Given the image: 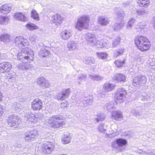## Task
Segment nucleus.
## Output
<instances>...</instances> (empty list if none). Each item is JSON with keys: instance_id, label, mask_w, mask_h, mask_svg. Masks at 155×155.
<instances>
[{"instance_id": "393cba45", "label": "nucleus", "mask_w": 155, "mask_h": 155, "mask_svg": "<svg viewBox=\"0 0 155 155\" xmlns=\"http://www.w3.org/2000/svg\"><path fill=\"white\" fill-rule=\"evenodd\" d=\"M114 79L117 82H124L126 81V77L121 74H116L114 77Z\"/></svg>"}, {"instance_id": "a878e982", "label": "nucleus", "mask_w": 155, "mask_h": 155, "mask_svg": "<svg viewBox=\"0 0 155 155\" xmlns=\"http://www.w3.org/2000/svg\"><path fill=\"white\" fill-rule=\"evenodd\" d=\"M41 38L39 36L34 35L31 36L29 38V40L33 44L38 43L41 41Z\"/></svg>"}, {"instance_id": "72a5a7b5", "label": "nucleus", "mask_w": 155, "mask_h": 155, "mask_svg": "<svg viewBox=\"0 0 155 155\" xmlns=\"http://www.w3.org/2000/svg\"><path fill=\"white\" fill-rule=\"evenodd\" d=\"M93 97L91 96H89L85 97L84 100L86 105H91L93 103Z\"/></svg>"}, {"instance_id": "79ce46f5", "label": "nucleus", "mask_w": 155, "mask_h": 155, "mask_svg": "<svg viewBox=\"0 0 155 155\" xmlns=\"http://www.w3.org/2000/svg\"><path fill=\"white\" fill-rule=\"evenodd\" d=\"M97 56L99 58L102 59H106L107 56V54L105 52H97Z\"/></svg>"}, {"instance_id": "e2e57ef3", "label": "nucleus", "mask_w": 155, "mask_h": 155, "mask_svg": "<svg viewBox=\"0 0 155 155\" xmlns=\"http://www.w3.org/2000/svg\"><path fill=\"white\" fill-rule=\"evenodd\" d=\"M2 108L1 105H0V116H1L3 114V112L2 111Z\"/></svg>"}, {"instance_id": "aec40b11", "label": "nucleus", "mask_w": 155, "mask_h": 155, "mask_svg": "<svg viewBox=\"0 0 155 155\" xmlns=\"http://www.w3.org/2000/svg\"><path fill=\"white\" fill-rule=\"evenodd\" d=\"M87 40L88 41V44L92 46H94L96 41L94 35L91 33H88L87 34Z\"/></svg>"}, {"instance_id": "6e6d98bb", "label": "nucleus", "mask_w": 155, "mask_h": 155, "mask_svg": "<svg viewBox=\"0 0 155 155\" xmlns=\"http://www.w3.org/2000/svg\"><path fill=\"white\" fill-rule=\"evenodd\" d=\"M138 26L139 27V28L141 30H142L144 29L146 27V25L144 23H140L138 24Z\"/></svg>"}, {"instance_id": "ea45409f", "label": "nucleus", "mask_w": 155, "mask_h": 155, "mask_svg": "<svg viewBox=\"0 0 155 155\" xmlns=\"http://www.w3.org/2000/svg\"><path fill=\"white\" fill-rule=\"evenodd\" d=\"M124 48L120 49H119L115 51L114 56L115 57H117L118 56L122 54L124 52Z\"/></svg>"}, {"instance_id": "774afa93", "label": "nucleus", "mask_w": 155, "mask_h": 155, "mask_svg": "<svg viewBox=\"0 0 155 155\" xmlns=\"http://www.w3.org/2000/svg\"><path fill=\"white\" fill-rule=\"evenodd\" d=\"M124 5V6H125V5H127L128 4L126 2H124L123 4H122Z\"/></svg>"}, {"instance_id": "c9c22d12", "label": "nucleus", "mask_w": 155, "mask_h": 155, "mask_svg": "<svg viewBox=\"0 0 155 155\" xmlns=\"http://www.w3.org/2000/svg\"><path fill=\"white\" fill-rule=\"evenodd\" d=\"M117 17L116 18L117 19H119L120 21L123 19L124 17L125 16V13L124 11H119L116 14Z\"/></svg>"}, {"instance_id": "cd10ccee", "label": "nucleus", "mask_w": 155, "mask_h": 155, "mask_svg": "<svg viewBox=\"0 0 155 155\" xmlns=\"http://www.w3.org/2000/svg\"><path fill=\"white\" fill-rule=\"evenodd\" d=\"M137 3L139 6L147 8L149 5L150 2L149 0H138Z\"/></svg>"}, {"instance_id": "ddd939ff", "label": "nucleus", "mask_w": 155, "mask_h": 155, "mask_svg": "<svg viewBox=\"0 0 155 155\" xmlns=\"http://www.w3.org/2000/svg\"><path fill=\"white\" fill-rule=\"evenodd\" d=\"M42 101L38 98H36L31 102L32 108L34 110H39L42 107Z\"/></svg>"}, {"instance_id": "a18cd8bd", "label": "nucleus", "mask_w": 155, "mask_h": 155, "mask_svg": "<svg viewBox=\"0 0 155 155\" xmlns=\"http://www.w3.org/2000/svg\"><path fill=\"white\" fill-rule=\"evenodd\" d=\"M114 63L117 67L119 68L123 65L124 62V61H121L120 60H117L114 62Z\"/></svg>"}, {"instance_id": "f03ea898", "label": "nucleus", "mask_w": 155, "mask_h": 155, "mask_svg": "<svg viewBox=\"0 0 155 155\" xmlns=\"http://www.w3.org/2000/svg\"><path fill=\"white\" fill-rule=\"evenodd\" d=\"M135 43L139 50L144 51L148 50L150 44L148 39L143 36H138L134 40Z\"/></svg>"}, {"instance_id": "9b49d317", "label": "nucleus", "mask_w": 155, "mask_h": 155, "mask_svg": "<svg viewBox=\"0 0 155 155\" xmlns=\"http://www.w3.org/2000/svg\"><path fill=\"white\" fill-rule=\"evenodd\" d=\"M51 22L57 26H59L62 23L64 18L58 14H54L50 18Z\"/></svg>"}, {"instance_id": "2f4dec72", "label": "nucleus", "mask_w": 155, "mask_h": 155, "mask_svg": "<svg viewBox=\"0 0 155 155\" xmlns=\"http://www.w3.org/2000/svg\"><path fill=\"white\" fill-rule=\"evenodd\" d=\"M25 27L27 29L30 30H35L39 28V27L38 26L34 24L30 23L27 24Z\"/></svg>"}, {"instance_id": "2eb2a0df", "label": "nucleus", "mask_w": 155, "mask_h": 155, "mask_svg": "<svg viewBox=\"0 0 155 155\" xmlns=\"http://www.w3.org/2000/svg\"><path fill=\"white\" fill-rule=\"evenodd\" d=\"M12 67V65L9 62H4L0 64V72L4 73L8 71Z\"/></svg>"}, {"instance_id": "bf43d9fd", "label": "nucleus", "mask_w": 155, "mask_h": 155, "mask_svg": "<svg viewBox=\"0 0 155 155\" xmlns=\"http://www.w3.org/2000/svg\"><path fill=\"white\" fill-rule=\"evenodd\" d=\"M79 105H78V106L80 107H85L86 106L85 103L84 102V100L83 101H80L79 103Z\"/></svg>"}, {"instance_id": "4d7b16f0", "label": "nucleus", "mask_w": 155, "mask_h": 155, "mask_svg": "<svg viewBox=\"0 0 155 155\" xmlns=\"http://www.w3.org/2000/svg\"><path fill=\"white\" fill-rule=\"evenodd\" d=\"M8 81L10 83H14L15 82V79L14 76H12L8 78Z\"/></svg>"}, {"instance_id": "de8ad7c7", "label": "nucleus", "mask_w": 155, "mask_h": 155, "mask_svg": "<svg viewBox=\"0 0 155 155\" xmlns=\"http://www.w3.org/2000/svg\"><path fill=\"white\" fill-rule=\"evenodd\" d=\"M68 136L67 135H64L62 137L61 139V141L62 143L64 144H66L68 143Z\"/></svg>"}, {"instance_id": "c756f323", "label": "nucleus", "mask_w": 155, "mask_h": 155, "mask_svg": "<svg viewBox=\"0 0 155 155\" xmlns=\"http://www.w3.org/2000/svg\"><path fill=\"white\" fill-rule=\"evenodd\" d=\"M9 20V18L7 16H0V25H5L7 24Z\"/></svg>"}, {"instance_id": "09e8293b", "label": "nucleus", "mask_w": 155, "mask_h": 155, "mask_svg": "<svg viewBox=\"0 0 155 155\" xmlns=\"http://www.w3.org/2000/svg\"><path fill=\"white\" fill-rule=\"evenodd\" d=\"M114 107V106L112 103L109 102L106 104V107L109 111L111 110V109L113 108Z\"/></svg>"}, {"instance_id": "20e7f679", "label": "nucleus", "mask_w": 155, "mask_h": 155, "mask_svg": "<svg viewBox=\"0 0 155 155\" xmlns=\"http://www.w3.org/2000/svg\"><path fill=\"white\" fill-rule=\"evenodd\" d=\"M48 123L52 127L57 128L64 125L65 122L63 120V117L61 115H58L50 117L48 120Z\"/></svg>"}, {"instance_id": "0e129e2a", "label": "nucleus", "mask_w": 155, "mask_h": 155, "mask_svg": "<svg viewBox=\"0 0 155 155\" xmlns=\"http://www.w3.org/2000/svg\"><path fill=\"white\" fill-rule=\"evenodd\" d=\"M119 10V9L118 8H114V10L116 11V13H117V11H118Z\"/></svg>"}, {"instance_id": "4c0bfd02", "label": "nucleus", "mask_w": 155, "mask_h": 155, "mask_svg": "<svg viewBox=\"0 0 155 155\" xmlns=\"http://www.w3.org/2000/svg\"><path fill=\"white\" fill-rule=\"evenodd\" d=\"M120 37H117L113 41L112 45L113 47H116L120 44Z\"/></svg>"}, {"instance_id": "6e6552de", "label": "nucleus", "mask_w": 155, "mask_h": 155, "mask_svg": "<svg viewBox=\"0 0 155 155\" xmlns=\"http://www.w3.org/2000/svg\"><path fill=\"white\" fill-rule=\"evenodd\" d=\"M127 92L126 91L122 88L118 89L114 95L116 103H121L123 101V98L125 96Z\"/></svg>"}, {"instance_id": "338daca9", "label": "nucleus", "mask_w": 155, "mask_h": 155, "mask_svg": "<svg viewBox=\"0 0 155 155\" xmlns=\"http://www.w3.org/2000/svg\"><path fill=\"white\" fill-rule=\"evenodd\" d=\"M112 145L114 147H116V146L115 145V142H113L112 143Z\"/></svg>"}, {"instance_id": "f8f14e48", "label": "nucleus", "mask_w": 155, "mask_h": 155, "mask_svg": "<svg viewBox=\"0 0 155 155\" xmlns=\"http://www.w3.org/2000/svg\"><path fill=\"white\" fill-rule=\"evenodd\" d=\"M15 43L16 45L19 47L25 46L28 45L29 43L26 39H24L22 37L18 36L16 37L15 39Z\"/></svg>"}, {"instance_id": "5fc2aeb1", "label": "nucleus", "mask_w": 155, "mask_h": 155, "mask_svg": "<svg viewBox=\"0 0 155 155\" xmlns=\"http://www.w3.org/2000/svg\"><path fill=\"white\" fill-rule=\"evenodd\" d=\"M78 78L79 80H85L86 79V75L83 74H80Z\"/></svg>"}, {"instance_id": "3c124183", "label": "nucleus", "mask_w": 155, "mask_h": 155, "mask_svg": "<svg viewBox=\"0 0 155 155\" xmlns=\"http://www.w3.org/2000/svg\"><path fill=\"white\" fill-rule=\"evenodd\" d=\"M104 124H101L99 126L98 129L99 131L101 132H104L105 131V129L104 127Z\"/></svg>"}, {"instance_id": "7c9ffc66", "label": "nucleus", "mask_w": 155, "mask_h": 155, "mask_svg": "<svg viewBox=\"0 0 155 155\" xmlns=\"http://www.w3.org/2000/svg\"><path fill=\"white\" fill-rule=\"evenodd\" d=\"M31 17L34 19L36 21L39 20V18L38 14L35 9H32L31 12Z\"/></svg>"}, {"instance_id": "f3484780", "label": "nucleus", "mask_w": 155, "mask_h": 155, "mask_svg": "<svg viewBox=\"0 0 155 155\" xmlns=\"http://www.w3.org/2000/svg\"><path fill=\"white\" fill-rule=\"evenodd\" d=\"M115 87V84L107 82L104 84L103 89L105 92H109L114 89Z\"/></svg>"}, {"instance_id": "052dcab7", "label": "nucleus", "mask_w": 155, "mask_h": 155, "mask_svg": "<svg viewBox=\"0 0 155 155\" xmlns=\"http://www.w3.org/2000/svg\"><path fill=\"white\" fill-rule=\"evenodd\" d=\"M24 65L25 68V70L29 69L31 68V65L28 63H25L24 64Z\"/></svg>"}, {"instance_id": "5701e85b", "label": "nucleus", "mask_w": 155, "mask_h": 155, "mask_svg": "<svg viewBox=\"0 0 155 155\" xmlns=\"http://www.w3.org/2000/svg\"><path fill=\"white\" fill-rule=\"evenodd\" d=\"M99 23L102 25H107L109 22V19L104 16H99L98 18Z\"/></svg>"}, {"instance_id": "864d4df0", "label": "nucleus", "mask_w": 155, "mask_h": 155, "mask_svg": "<svg viewBox=\"0 0 155 155\" xmlns=\"http://www.w3.org/2000/svg\"><path fill=\"white\" fill-rule=\"evenodd\" d=\"M62 101L61 104V107H67L68 104L67 101L65 100L64 99H63Z\"/></svg>"}, {"instance_id": "c85d7f7f", "label": "nucleus", "mask_w": 155, "mask_h": 155, "mask_svg": "<svg viewBox=\"0 0 155 155\" xmlns=\"http://www.w3.org/2000/svg\"><path fill=\"white\" fill-rule=\"evenodd\" d=\"M67 92H60L56 95L55 98L58 100L62 99V100L63 99H64L65 98L67 99Z\"/></svg>"}, {"instance_id": "39448f33", "label": "nucleus", "mask_w": 155, "mask_h": 155, "mask_svg": "<svg viewBox=\"0 0 155 155\" xmlns=\"http://www.w3.org/2000/svg\"><path fill=\"white\" fill-rule=\"evenodd\" d=\"M54 147L53 142L48 141L41 145V149L44 153L50 154L54 150Z\"/></svg>"}, {"instance_id": "e433bc0d", "label": "nucleus", "mask_w": 155, "mask_h": 155, "mask_svg": "<svg viewBox=\"0 0 155 155\" xmlns=\"http://www.w3.org/2000/svg\"><path fill=\"white\" fill-rule=\"evenodd\" d=\"M11 105L12 108L15 110H18L20 108H21V105L19 103H18L16 102L13 101L12 102Z\"/></svg>"}, {"instance_id": "4be33fe9", "label": "nucleus", "mask_w": 155, "mask_h": 155, "mask_svg": "<svg viewBox=\"0 0 155 155\" xmlns=\"http://www.w3.org/2000/svg\"><path fill=\"white\" fill-rule=\"evenodd\" d=\"M142 109L140 107H137L135 108L131 109L130 113L135 116H140L141 114Z\"/></svg>"}, {"instance_id": "a19ab883", "label": "nucleus", "mask_w": 155, "mask_h": 155, "mask_svg": "<svg viewBox=\"0 0 155 155\" xmlns=\"http://www.w3.org/2000/svg\"><path fill=\"white\" fill-rule=\"evenodd\" d=\"M76 47V44L73 41H71L68 43V50H74Z\"/></svg>"}, {"instance_id": "dca6fc26", "label": "nucleus", "mask_w": 155, "mask_h": 155, "mask_svg": "<svg viewBox=\"0 0 155 155\" xmlns=\"http://www.w3.org/2000/svg\"><path fill=\"white\" fill-rule=\"evenodd\" d=\"M37 82L38 85L42 87H48L50 85L48 81L46 80L43 77L38 78L37 79Z\"/></svg>"}, {"instance_id": "8fccbe9b", "label": "nucleus", "mask_w": 155, "mask_h": 155, "mask_svg": "<svg viewBox=\"0 0 155 155\" xmlns=\"http://www.w3.org/2000/svg\"><path fill=\"white\" fill-rule=\"evenodd\" d=\"M104 118L105 116L104 114H100L96 119L97 121L98 122L99 121H102L104 119Z\"/></svg>"}, {"instance_id": "4468645a", "label": "nucleus", "mask_w": 155, "mask_h": 155, "mask_svg": "<svg viewBox=\"0 0 155 155\" xmlns=\"http://www.w3.org/2000/svg\"><path fill=\"white\" fill-rule=\"evenodd\" d=\"M13 17L16 20L23 22L28 20V18L25 15L24 12H16L14 14Z\"/></svg>"}, {"instance_id": "1a4fd4ad", "label": "nucleus", "mask_w": 155, "mask_h": 155, "mask_svg": "<svg viewBox=\"0 0 155 155\" xmlns=\"http://www.w3.org/2000/svg\"><path fill=\"white\" fill-rule=\"evenodd\" d=\"M18 116L12 114L9 116L7 120V124L9 127H14V128L19 127Z\"/></svg>"}, {"instance_id": "412c9836", "label": "nucleus", "mask_w": 155, "mask_h": 155, "mask_svg": "<svg viewBox=\"0 0 155 155\" xmlns=\"http://www.w3.org/2000/svg\"><path fill=\"white\" fill-rule=\"evenodd\" d=\"M108 44V41L106 39H102L96 41L95 45L97 48H101L105 47Z\"/></svg>"}, {"instance_id": "6ab92c4d", "label": "nucleus", "mask_w": 155, "mask_h": 155, "mask_svg": "<svg viewBox=\"0 0 155 155\" xmlns=\"http://www.w3.org/2000/svg\"><path fill=\"white\" fill-rule=\"evenodd\" d=\"M12 5L10 4H5L2 5L0 8V12L6 14L9 13L11 9Z\"/></svg>"}, {"instance_id": "49530a36", "label": "nucleus", "mask_w": 155, "mask_h": 155, "mask_svg": "<svg viewBox=\"0 0 155 155\" xmlns=\"http://www.w3.org/2000/svg\"><path fill=\"white\" fill-rule=\"evenodd\" d=\"M68 31L67 30H65L62 32L61 36L64 39H67L68 38Z\"/></svg>"}, {"instance_id": "f704fd0d", "label": "nucleus", "mask_w": 155, "mask_h": 155, "mask_svg": "<svg viewBox=\"0 0 155 155\" xmlns=\"http://www.w3.org/2000/svg\"><path fill=\"white\" fill-rule=\"evenodd\" d=\"M10 39V36L7 34L2 35L0 37L1 40L4 42H8L9 41Z\"/></svg>"}, {"instance_id": "603ef678", "label": "nucleus", "mask_w": 155, "mask_h": 155, "mask_svg": "<svg viewBox=\"0 0 155 155\" xmlns=\"http://www.w3.org/2000/svg\"><path fill=\"white\" fill-rule=\"evenodd\" d=\"M40 55L43 57H46L47 54H48V52L47 50L44 49L41 51L40 52Z\"/></svg>"}, {"instance_id": "a211bd4d", "label": "nucleus", "mask_w": 155, "mask_h": 155, "mask_svg": "<svg viewBox=\"0 0 155 155\" xmlns=\"http://www.w3.org/2000/svg\"><path fill=\"white\" fill-rule=\"evenodd\" d=\"M123 118V115L121 112L118 111H114L112 115V118L113 119L117 121L121 120Z\"/></svg>"}, {"instance_id": "0eeeda50", "label": "nucleus", "mask_w": 155, "mask_h": 155, "mask_svg": "<svg viewBox=\"0 0 155 155\" xmlns=\"http://www.w3.org/2000/svg\"><path fill=\"white\" fill-rule=\"evenodd\" d=\"M147 81L146 77L143 75H138L134 77L132 80V84L134 86L138 87L142 84H145Z\"/></svg>"}, {"instance_id": "423d86ee", "label": "nucleus", "mask_w": 155, "mask_h": 155, "mask_svg": "<svg viewBox=\"0 0 155 155\" xmlns=\"http://www.w3.org/2000/svg\"><path fill=\"white\" fill-rule=\"evenodd\" d=\"M38 134V133L36 129L31 130L24 134V138L26 141L29 142L35 139Z\"/></svg>"}, {"instance_id": "7ed1b4c3", "label": "nucleus", "mask_w": 155, "mask_h": 155, "mask_svg": "<svg viewBox=\"0 0 155 155\" xmlns=\"http://www.w3.org/2000/svg\"><path fill=\"white\" fill-rule=\"evenodd\" d=\"M90 20V18L87 15H83L80 16L75 26V28L79 30L87 29L89 25Z\"/></svg>"}, {"instance_id": "473e14b6", "label": "nucleus", "mask_w": 155, "mask_h": 155, "mask_svg": "<svg viewBox=\"0 0 155 155\" xmlns=\"http://www.w3.org/2000/svg\"><path fill=\"white\" fill-rule=\"evenodd\" d=\"M116 143L119 147H122L125 145L127 142L125 139H118L116 140Z\"/></svg>"}, {"instance_id": "c03bdc74", "label": "nucleus", "mask_w": 155, "mask_h": 155, "mask_svg": "<svg viewBox=\"0 0 155 155\" xmlns=\"http://www.w3.org/2000/svg\"><path fill=\"white\" fill-rule=\"evenodd\" d=\"M135 21V19L133 18H131L130 19L128 22L127 27V28H131L134 23Z\"/></svg>"}, {"instance_id": "9d476101", "label": "nucleus", "mask_w": 155, "mask_h": 155, "mask_svg": "<svg viewBox=\"0 0 155 155\" xmlns=\"http://www.w3.org/2000/svg\"><path fill=\"white\" fill-rule=\"evenodd\" d=\"M25 117L26 119L27 123L30 124V126H33L38 121V118L34 114L31 113H26L25 115Z\"/></svg>"}, {"instance_id": "37998d69", "label": "nucleus", "mask_w": 155, "mask_h": 155, "mask_svg": "<svg viewBox=\"0 0 155 155\" xmlns=\"http://www.w3.org/2000/svg\"><path fill=\"white\" fill-rule=\"evenodd\" d=\"M90 78L93 80L96 81L101 80L103 79V78L100 75H89Z\"/></svg>"}, {"instance_id": "58836bf2", "label": "nucleus", "mask_w": 155, "mask_h": 155, "mask_svg": "<svg viewBox=\"0 0 155 155\" xmlns=\"http://www.w3.org/2000/svg\"><path fill=\"white\" fill-rule=\"evenodd\" d=\"M148 12V9H147V8H145L144 9H140L139 10H137V12L138 15L143 16L147 14Z\"/></svg>"}, {"instance_id": "69168bd1", "label": "nucleus", "mask_w": 155, "mask_h": 155, "mask_svg": "<svg viewBox=\"0 0 155 155\" xmlns=\"http://www.w3.org/2000/svg\"><path fill=\"white\" fill-rule=\"evenodd\" d=\"M2 94L0 92V101H2Z\"/></svg>"}, {"instance_id": "b1692460", "label": "nucleus", "mask_w": 155, "mask_h": 155, "mask_svg": "<svg viewBox=\"0 0 155 155\" xmlns=\"http://www.w3.org/2000/svg\"><path fill=\"white\" fill-rule=\"evenodd\" d=\"M124 22L123 21H118L115 23L112 26V28L115 31L120 30L124 25Z\"/></svg>"}, {"instance_id": "13d9d810", "label": "nucleus", "mask_w": 155, "mask_h": 155, "mask_svg": "<svg viewBox=\"0 0 155 155\" xmlns=\"http://www.w3.org/2000/svg\"><path fill=\"white\" fill-rule=\"evenodd\" d=\"M143 153L144 154H148V155H155V153H154L152 151H150L149 150L147 151H144Z\"/></svg>"}, {"instance_id": "f257e3e1", "label": "nucleus", "mask_w": 155, "mask_h": 155, "mask_svg": "<svg viewBox=\"0 0 155 155\" xmlns=\"http://www.w3.org/2000/svg\"><path fill=\"white\" fill-rule=\"evenodd\" d=\"M34 52L32 51H31L30 52L26 51H25V50H22L17 55L18 59L22 61L23 63L19 64L18 65V68L21 70H25L24 65L25 62L28 61L29 59L32 60L33 58Z\"/></svg>"}, {"instance_id": "680f3d73", "label": "nucleus", "mask_w": 155, "mask_h": 155, "mask_svg": "<svg viewBox=\"0 0 155 155\" xmlns=\"http://www.w3.org/2000/svg\"><path fill=\"white\" fill-rule=\"evenodd\" d=\"M104 70L106 73V74H108L110 72V69H107V68H105L104 69Z\"/></svg>"}, {"instance_id": "bb28decb", "label": "nucleus", "mask_w": 155, "mask_h": 155, "mask_svg": "<svg viewBox=\"0 0 155 155\" xmlns=\"http://www.w3.org/2000/svg\"><path fill=\"white\" fill-rule=\"evenodd\" d=\"M83 62L86 64L91 65L95 62L94 58L92 57H86L83 60Z\"/></svg>"}]
</instances>
